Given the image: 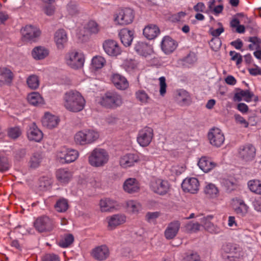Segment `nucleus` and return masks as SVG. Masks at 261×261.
Here are the masks:
<instances>
[{
    "instance_id": "1",
    "label": "nucleus",
    "mask_w": 261,
    "mask_h": 261,
    "mask_svg": "<svg viewBox=\"0 0 261 261\" xmlns=\"http://www.w3.org/2000/svg\"><path fill=\"white\" fill-rule=\"evenodd\" d=\"M63 104L68 111L76 113L84 109L85 100L79 92L72 90L64 93L63 97Z\"/></svg>"
},
{
    "instance_id": "2",
    "label": "nucleus",
    "mask_w": 261,
    "mask_h": 261,
    "mask_svg": "<svg viewBox=\"0 0 261 261\" xmlns=\"http://www.w3.org/2000/svg\"><path fill=\"white\" fill-rule=\"evenodd\" d=\"M123 103L121 94L115 91H108L101 98L100 105L104 108L114 110L120 107Z\"/></svg>"
},
{
    "instance_id": "3",
    "label": "nucleus",
    "mask_w": 261,
    "mask_h": 261,
    "mask_svg": "<svg viewBox=\"0 0 261 261\" xmlns=\"http://www.w3.org/2000/svg\"><path fill=\"white\" fill-rule=\"evenodd\" d=\"M99 137V134L97 130L93 129H84L75 134L74 140L76 144L85 145L94 142Z\"/></svg>"
},
{
    "instance_id": "4",
    "label": "nucleus",
    "mask_w": 261,
    "mask_h": 261,
    "mask_svg": "<svg viewBox=\"0 0 261 261\" xmlns=\"http://www.w3.org/2000/svg\"><path fill=\"white\" fill-rule=\"evenodd\" d=\"M109 158V154L106 150L96 148L92 151L88 160L91 166L101 167L108 162Z\"/></svg>"
},
{
    "instance_id": "5",
    "label": "nucleus",
    "mask_w": 261,
    "mask_h": 261,
    "mask_svg": "<svg viewBox=\"0 0 261 261\" xmlns=\"http://www.w3.org/2000/svg\"><path fill=\"white\" fill-rule=\"evenodd\" d=\"M22 40L27 42H35L39 38L41 31L40 29L32 25H26L21 30Z\"/></svg>"
},
{
    "instance_id": "6",
    "label": "nucleus",
    "mask_w": 261,
    "mask_h": 261,
    "mask_svg": "<svg viewBox=\"0 0 261 261\" xmlns=\"http://www.w3.org/2000/svg\"><path fill=\"white\" fill-rule=\"evenodd\" d=\"M66 64L70 67L78 69L83 66L85 62L84 55L82 53L71 51L65 56Z\"/></svg>"
},
{
    "instance_id": "7",
    "label": "nucleus",
    "mask_w": 261,
    "mask_h": 261,
    "mask_svg": "<svg viewBox=\"0 0 261 261\" xmlns=\"http://www.w3.org/2000/svg\"><path fill=\"white\" fill-rule=\"evenodd\" d=\"M134 17V10L130 8H125L119 10L115 18V21L121 25H127L132 23Z\"/></svg>"
},
{
    "instance_id": "8",
    "label": "nucleus",
    "mask_w": 261,
    "mask_h": 261,
    "mask_svg": "<svg viewBox=\"0 0 261 261\" xmlns=\"http://www.w3.org/2000/svg\"><path fill=\"white\" fill-rule=\"evenodd\" d=\"M207 137L210 144L216 147H221L225 141L224 135L222 130L217 127L210 130Z\"/></svg>"
},
{
    "instance_id": "9",
    "label": "nucleus",
    "mask_w": 261,
    "mask_h": 261,
    "mask_svg": "<svg viewBox=\"0 0 261 261\" xmlns=\"http://www.w3.org/2000/svg\"><path fill=\"white\" fill-rule=\"evenodd\" d=\"M153 137V130L149 127H145L141 129L138 134L137 140L142 147L148 146Z\"/></svg>"
},
{
    "instance_id": "10",
    "label": "nucleus",
    "mask_w": 261,
    "mask_h": 261,
    "mask_svg": "<svg viewBox=\"0 0 261 261\" xmlns=\"http://www.w3.org/2000/svg\"><path fill=\"white\" fill-rule=\"evenodd\" d=\"M79 156L77 150L72 149L63 148L57 153V158L60 162L64 163H70L75 161Z\"/></svg>"
},
{
    "instance_id": "11",
    "label": "nucleus",
    "mask_w": 261,
    "mask_h": 261,
    "mask_svg": "<svg viewBox=\"0 0 261 261\" xmlns=\"http://www.w3.org/2000/svg\"><path fill=\"white\" fill-rule=\"evenodd\" d=\"M232 201L233 209L238 216L244 217L249 213L250 208L243 199L236 197L232 199Z\"/></svg>"
},
{
    "instance_id": "12",
    "label": "nucleus",
    "mask_w": 261,
    "mask_h": 261,
    "mask_svg": "<svg viewBox=\"0 0 261 261\" xmlns=\"http://www.w3.org/2000/svg\"><path fill=\"white\" fill-rule=\"evenodd\" d=\"M35 228L39 232H47L52 230L54 227L53 220L47 216L38 218L34 222Z\"/></svg>"
},
{
    "instance_id": "13",
    "label": "nucleus",
    "mask_w": 261,
    "mask_h": 261,
    "mask_svg": "<svg viewBox=\"0 0 261 261\" xmlns=\"http://www.w3.org/2000/svg\"><path fill=\"white\" fill-rule=\"evenodd\" d=\"M170 185L167 180L160 178L154 179L150 183V188L154 193L159 195L166 194L169 191Z\"/></svg>"
},
{
    "instance_id": "14",
    "label": "nucleus",
    "mask_w": 261,
    "mask_h": 261,
    "mask_svg": "<svg viewBox=\"0 0 261 261\" xmlns=\"http://www.w3.org/2000/svg\"><path fill=\"white\" fill-rule=\"evenodd\" d=\"M103 48L107 54L110 56H117L121 53L118 43L113 40H107L103 43Z\"/></svg>"
},
{
    "instance_id": "15",
    "label": "nucleus",
    "mask_w": 261,
    "mask_h": 261,
    "mask_svg": "<svg viewBox=\"0 0 261 261\" xmlns=\"http://www.w3.org/2000/svg\"><path fill=\"white\" fill-rule=\"evenodd\" d=\"M199 183L196 178H187L181 184V188L185 192L196 193L199 190Z\"/></svg>"
},
{
    "instance_id": "16",
    "label": "nucleus",
    "mask_w": 261,
    "mask_h": 261,
    "mask_svg": "<svg viewBox=\"0 0 261 261\" xmlns=\"http://www.w3.org/2000/svg\"><path fill=\"white\" fill-rule=\"evenodd\" d=\"M54 41L58 49H63L68 41L67 34L65 30L59 29L54 34Z\"/></svg>"
},
{
    "instance_id": "17",
    "label": "nucleus",
    "mask_w": 261,
    "mask_h": 261,
    "mask_svg": "<svg viewBox=\"0 0 261 261\" xmlns=\"http://www.w3.org/2000/svg\"><path fill=\"white\" fill-rule=\"evenodd\" d=\"M126 216L124 214H115L107 217L108 228L110 230L114 229L117 226L125 222Z\"/></svg>"
},
{
    "instance_id": "18",
    "label": "nucleus",
    "mask_w": 261,
    "mask_h": 261,
    "mask_svg": "<svg viewBox=\"0 0 261 261\" xmlns=\"http://www.w3.org/2000/svg\"><path fill=\"white\" fill-rule=\"evenodd\" d=\"M239 156L246 161L252 160L255 155V148L251 145L247 144L240 148Z\"/></svg>"
},
{
    "instance_id": "19",
    "label": "nucleus",
    "mask_w": 261,
    "mask_h": 261,
    "mask_svg": "<svg viewBox=\"0 0 261 261\" xmlns=\"http://www.w3.org/2000/svg\"><path fill=\"white\" fill-rule=\"evenodd\" d=\"M42 131L37 127L36 123H33L27 130V137L29 140L39 142L43 138Z\"/></svg>"
},
{
    "instance_id": "20",
    "label": "nucleus",
    "mask_w": 261,
    "mask_h": 261,
    "mask_svg": "<svg viewBox=\"0 0 261 261\" xmlns=\"http://www.w3.org/2000/svg\"><path fill=\"white\" fill-rule=\"evenodd\" d=\"M111 80L117 89L123 90L128 87L129 84L127 79L120 74L113 73L111 75Z\"/></svg>"
},
{
    "instance_id": "21",
    "label": "nucleus",
    "mask_w": 261,
    "mask_h": 261,
    "mask_svg": "<svg viewBox=\"0 0 261 261\" xmlns=\"http://www.w3.org/2000/svg\"><path fill=\"white\" fill-rule=\"evenodd\" d=\"M180 227V223L178 221L170 222L164 231V236L166 239L171 240L177 235Z\"/></svg>"
},
{
    "instance_id": "22",
    "label": "nucleus",
    "mask_w": 261,
    "mask_h": 261,
    "mask_svg": "<svg viewBox=\"0 0 261 261\" xmlns=\"http://www.w3.org/2000/svg\"><path fill=\"white\" fill-rule=\"evenodd\" d=\"M0 83L3 85L10 86L12 85L14 80V75L12 71L6 67H0Z\"/></svg>"
},
{
    "instance_id": "23",
    "label": "nucleus",
    "mask_w": 261,
    "mask_h": 261,
    "mask_svg": "<svg viewBox=\"0 0 261 261\" xmlns=\"http://www.w3.org/2000/svg\"><path fill=\"white\" fill-rule=\"evenodd\" d=\"M119 36L124 46H129L132 44L134 37V31L124 28L120 31Z\"/></svg>"
},
{
    "instance_id": "24",
    "label": "nucleus",
    "mask_w": 261,
    "mask_h": 261,
    "mask_svg": "<svg viewBox=\"0 0 261 261\" xmlns=\"http://www.w3.org/2000/svg\"><path fill=\"white\" fill-rule=\"evenodd\" d=\"M139 160V156L137 154L127 153L120 158L119 163L122 167L126 168L134 166Z\"/></svg>"
},
{
    "instance_id": "25",
    "label": "nucleus",
    "mask_w": 261,
    "mask_h": 261,
    "mask_svg": "<svg viewBox=\"0 0 261 261\" xmlns=\"http://www.w3.org/2000/svg\"><path fill=\"white\" fill-rule=\"evenodd\" d=\"M59 121L60 119L57 116L46 113L42 118V123L44 126L52 129L58 125Z\"/></svg>"
},
{
    "instance_id": "26",
    "label": "nucleus",
    "mask_w": 261,
    "mask_h": 261,
    "mask_svg": "<svg viewBox=\"0 0 261 261\" xmlns=\"http://www.w3.org/2000/svg\"><path fill=\"white\" fill-rule=\"evenodd\" d=\"M134 49L137 54L144 57H147L152 52V47L145 42H138L135 44Z\"/></svg>"
},
{
    "instance_id": "27",
    "label": "nucleus",
    "mask_w": 261,
    "mask_h": 261,
    "mask_svg": "<svg viewBox=\"0 0 261 261\" xmlns=\"http://www.w3.org/2000/svg\"><path fill=\"white\" fill-rule=\"evenodd\" d=\"M236 248L230 243H226L223 245L221 253L224 259L231 260L232 258L237 257L236 255Z\"/></svg>"
},
{
    "instance_id": "28",
    "label": "nucleus",
    "mask_w": 261,
    "mask_h": 261,
    "mask_svg": "<svg viewBox=\"0 0 261 261\" xmlns=\"http://www.w3.org/2000/svg\"><path fill=\"white\" fill-rule=\"evenodd\" d=\"M175 41L169 36L164 37L161 43L163 51L166 54L173 52L176 48Z\"/></svg>"
},
{
    "instance_id": "29",
    "label": "nucleus",
    "mask_w": 261,
    "mask_h": 261,
    "mask_svg": "<svg viewBox=\"0 0 261 261\" xmlns=\"http://www.w3.org/2000/svg\"><path fill=\"white\" fill-rule=\"evenodd\" d=\"M123 187L125 192L129 194L137 192L140 189L139 182L134 178L127 179L124 181Z\"/></svg>"
},
{
    "instance_id": "30",
    "label": "nucleus",
    "mask_w": 261,
    "mask_h": 261,
    "mask_svg": "<svg viewBox=\"0 0 261 261\" xmlns=\"http://www.w3.org/2000/svg\"><path fill=\"white\" fill-rule=\"evenodd\" d=\"M73 176L72 172L67 169H60L56 172L58 180L62 184L68 183Z\"/></svg>"
},
{
    "instance_id": "31",
    "label": "nucleus",
    "mask_w": 261,
    "mask_h": 261,
    "mask_svg": "<svg viewBox=\"0 0 261 261\" xmlns=\"http://www.w3.org/2000/svg\"><path fill=\"white\" fill-rule=\"evenodd\" d=\"M144 36L149 40H152L156 38L160 33L159 27L155 24H148L143 29Z\"/></svg>"
},
{
    "instance_id": "32",
    "label": "nucleus",
    "mask_w": 261,
    "mask_h": 261,
    "mask_svg": "<svg viewBox=\"0 0 261 261\" xmlns=\"http://www.w3.org/2000/svg\"><path fill=\"white\" fill-rule=\"evenodd\" d=\"M254 94L253 92H250L249 90H241L239 89L234 95V99L238 101H241L242 99L245 101L249 102L251 101Z\"/></svg>"
},
{
    "instance_id": "33",
    "label": "nucleus",
    "mask_w": 261,
    "mask_h": 261,
    "mask_svg": "<svg viewBox=\"0 0 261 261\" xmlns=\"http://www.w3.org/2000/svg\"><path fill=\"white\" fill-rule=\"evenodd\" d=\"M109 249L105 245H102L95 248L92 252L93 256L97 259L102 260L109 256Z\"/></svg>"
},
{
    "instance_id": "34",
    "label": "nucleus",
    "mask_w": 261,
    "mask_h": 261,
    "mask_svg": "<svg viewBox=\"0 0 261 261\" xmlns=\"http://www.w3.org/2000/svg\"><path fill=\"white\" fill-rule=\"evenodd\" d=\"M198 165L199 168L204 172H208L216 165L211 159L205 156H203L200 159Z\"/></svg>"
},
{
    "instance_id": "35",
    "label": "nucleus",
    "mask_w": 261,
    "mask_h": 261,
    "mask_svg": "<svg viewBox=\"0 0 261 261\" xmlns=\"http://www.w3.org/2000/svg\"><path fill=\"white\" fill-rule=\"evenodd\" d=\"M48 50L42 46L36 47L32 51L33 57L36 60L43 59L48 56Z\"/></svg>"
},
{
    "instance_id": "36",
    "label": "nucleus",
    "mask_w": 261,
    "mask_h": 261,
    "mask_svg": "<svg viewBox=\"0 0 261 261\" xmlns=\"http://www.w3.org/2000/svg\"><path fill=\"white\" fill-rule=\"evenodd\" d=\"M99 205L102 212H108L114 208L116 201L109 198L102 199L100 201Z\"/></svg>"
},
{
    "instance_id": "37",
    "label": "nucleus",
    "mask_w": 261,
    "mask_h": 261,
    "mask_svg": "<svg viewBox=\"0 0 261 261\" xmlns=\"http://www.w3.org/2000/svg\"><path fill=\"white\" fill-rule=\"evenodd\" d=\"M127 211L133 214H138L142 210V205L137 201L129 200L126 202Z\"/></svg>"
},
{
    "instance_id": "38",
    "label": "nucleus",
    "mask_w": 261,
    "mask_h": 261,
    "mask_svg": "<svg viewBox=\"0 0 261 261\" xmlns=\"http://www.w3.org/2000/svg\"><path fill=\"white\" fill-rule=\"evenodd\" d=\"M66 9L68 13L71 16L78 15L81 12V9L77 2L70 1L66 6Z\"/></svg>"
},
{
    "instance_id": "39",
    "label": "nucleus",
    "mask_w": 261,
    "mask_h": 261,
    "mask_svg": "<svg viewBox=\"0 0 261 261\" xmlns=\"http://www.w3.org/2000/svg\"><path fill=\"white\" fill-rule=\"evenodd\" d=\"M54 207L57 212L64 213L68 208L69 204L68 200L64 198H60L57 201Z\"/></svg>"
},
{
    "instance_id": "40",
    "label": "nucleus",
    "mask_w": 261,
    "mask_h": 261,
    "mask_svg": "<svg viewBox=\"0 0 261 261\" xmlns=\"http://www.w3.org/2000/svg\"><path fill=\"white\" fill-rule=\"evenodd\" d=\"M177 99L181 105H188L190 102L189 93L183 89L177 91Z\"/></svg>"
},
{
    "instance_id": "41",
    "label": "nucleus",
    "mask_w": 261,
    "mask_h": 261,
    "mask_svg": "<svg viewBox=\"0 0 261 261\" xmlns=\"http://www.w3.org/2000/svg\"><path fill=\"white\" fill-rule=\"evenodd\" d=\"M28 100L33 106H37L43 102V98L38 92H33L28 96Z\"/></svg>"
},
{
    "instance_id": "42",
    "label": "nucleus",
    "mask_w": 261,
    "mask_h": 261,
    "mask_svg": "<svg viewBox=\"0 0 261 261\" xmlns=\"http://www.w3.org/2000/svg\"><path fill=\"white\" fill-rule=\"evenodd\" d=\"M86 31L90 34H96L100 30L99 24L94 20H90L85 27Z\"/></svg>"
},
{
    "instance_id": "43",
    "label": "nucleus",
    "mask_w": 261,
    "mask_h": 261,
    "mask_svg": "<svg viewBox=\"0 0 261 261\" xmlns=\"http://www.w3.org/2000/svg\"><path fill=\"white\" fill-rule=\"evenodd\" d=\"M213 218L212 216H208L206 217V220H209ZM205 228L210 232L212 233H219L220 232V229L213 223L208 221H206L204 223Z\"/></svg>"
},
{
    "instance_id": "44",
    "label": "nucleus",
    "mask_w": 261,
    "mask_h": 261,
    "mask_svg": "<svg viewBox=\"0 0 261 261\" xmlns=\"http://www.w3.org/2000/svg\"><path fill=\"white\" fill-rule=\"evenodd\" d=\"M74 241V237L71 234H65L64 237L61 239L58 245L62 248H67L69 247Z\"/></svg>"
},
{
    "instance_id": "45",
    "label": "nucleus",
    "mask_w": 261,
    "mask_h": 261,
    "mask_svg": "<svg viewBox=\"0 0 261 261\" xmlns=\"http://www.w3.org/2000/svg\"><path fill=\"white\" fill-rule=\"evenodd\" d=\"M248 187L252 192L261 195V182L257 180H250L248 183Z\"/></svg>"
},
{
    "instance_id": "46",
    "label": "nucleus",
    "mask_w": 261,
    "mask_h": 261,
    "mask_svg": "<svg viewBox=\"0 0 261 261\" xmlns=\"http://www.w3.org/2000/svg\"><path fill=\"white\" fill-rule=\"evenodd\" d=\"M105 59L101 56L94 57L92 60V67L95 69H101L106 64Z\"/></svg>"
},
{
    "instance_id": "47",
    "label": "nucleus",
    "mask_w": 261,
    "mask_h": 261,
    "mask_svg": "<svg viewBox=\"0 0 261 261\" xmlns=\"http://www.w3.org/2000/svg\"><path fill=\"white\" fill-rule=\"evenodd\" d=\"M42 155L40 152H35L31 158L30 163L32 168L38 167L42 161Z\"/></svg>"
},
{
    "instance_id": "48",
    "label": "nucleus",
    "mask_w": 261,
    "mask_h": 261,
    "mask_svg": "<svg viewBox=\"0 0 261 261\" xmlns=\"http://www.w3.org/2000/svg\"><path fill=\"white\" fill-rule=\"evenodd\" d=\"M27 83L31 89H36L39 85V81L37 76L32 74L28 77Z\"/></svg>"
},
{
    "instance_id": "49",
    "label": "nucleus",
    "mask_w": 261,
    "mask_h": 261,
    "mask_svg": "<svg viewBox=\"0 0 261 261\" xmlns=\"http://www.w3.org/2000/svg\"><path fill=\"white\" fill-rule=\"evenodd\" d=\"M187 16V13L185 12H179L174 14L170 16V20L173 22H183Z\"/></svg>"
},
{
    "instance_id": "50",
    "label": "nucleus",
    "mask_w": 261,
    "mask_h": 261,
    "mask_svg": "<svg viewBox=\"0 0 261 261\" xmlns=\"http://www.w3.org/2000/svg\"><path fill=\"white\" fill-rule=\"evenodd\" d=\"M204 191L206 194L211 197L216 196L218 193L217 188L213 184L207 185L205 188Z\"/></svg>"
},
{
    "instance_id": "51",
    "label": "nucleus",
    "mask_w": 261,
    "mask_h": 261,
    "mask_svg": "<svg viewBox=\"0 0 261 261\" xmlns=\"http://www.w3.org/2000/svg\"><path fill=\"white\" fill-rule=\"evenodd\" d=\"M21 134V130L19 127H11L8 130V136L11 139H16Z\"/></svg>"
},
{
    "instance_id": "52",
    "label": "nucleus",
    "mask_w": 261,
    "mask_h": 261,
    "mask_svg": "<svg viewBox=\"0 0 261 261\" xmlns=\"http://www.w3.org/2000/svg\"><path fill=\"white\" fill-rule=\"evenodd\" d=\"M137 99L142 103H146L148 102L149 96L143 90H139L136 93Z\"/></svg>"
},
{
    "instance_id": "53",
    "label": "nucleus",
    "mask_w": 261,
    "mask_h": 261,
    "mask_svg": "<svg viewBox=\"0 0 261 261\" xmlns=\"http://www.w3.org/2000/svg\"><path fill=\"white\" fill-rule=\"evenodd\" d=\"M211 49L214 51H217L221 46V41L219 38H214L209 42Z\"/></svg>"
},
{
    "instance_id": "54",
    "label": "nucleus",
    "mask_w": 261,
    "mask_h": 261,
    "mask_svg": "<svg viewBox=\"0 0 261 261\" xmlns=\"http://www.w3.org/2000/svg\"><path fill=\"white\" fill-rule=\"evenodd\" d=\"M200 225L198 223H189L185 226L186 231L188 232H195L199 230Z\"/></svg>"
},
{
    "instance_id": "55",
    "label": "nucleus",
    "mask_w": 261,
    "mask_h": 261,
    "mask_svg": "<svg viewBox=\"0 0 261 261\" xmlns=\"http://www.w3.org/2000/svg\"><path fill=\"white\" fill-rule=\"evenodd\" d=\"M229 55L231 56V60L236 61V64L239 65L242 62V57L240 54L236 52L235 51H230Z\"/></svg>"
},
{
    "instance_id": "56",
    "label": "nucleus",
    "mask_w": 261,
    "mask_h": 261,
    "mask_svg": "<svg viewBox=\"0 0 261 261\" xmlns=\"http://www.w3.org/2000/svg\"><path fill=\"white\" fill-rule=\"evenodd\" d=\"M160 81V93L162 96H164L166 92L167 85L166 83V79L164 76L159 78Z\"/></svg>"
},
{
    "instance_id": "57",
    "label": "nucleus",
    "mask_w": 261,
    "mask_h": 261,
    "mask_svg": "<svg viewBox=\"0 0 261 261\" xmlns=\"http://www.w3.org/2000/svg\"><path fill=\"white\" fill-rule=\"evenodd\" d=\"M137 64L135 60H130L126 61L124 64L125 70L130 72L137 67Z\"/></svg>"
},
{
    "instance_id": "58",
    "label": "nucleus",
    "mask_w": 261,
    "mask_h": 261,
    "mask_svg": "<svg viewBox=\"0 0 261 261\" xmlns=\"http://www.w3.org/2000/svg\"><path fill=\"white\" fill-rule=\"evenodd\" d=\"M234 119L236 122L239 124L242 125L244 127L247 128L249 126L248 122L245 119L244 117L239 114L234 115Z\"/></svg>"
},
{
    "instance_id": "59",
    "label": "nucleus",
    "mask_w": 261,
    "mask_h": 261,
    "mask_svg": "<svg viewBox=\"0 0 261 261\" xmlns=\"http://www.w3.org/2000/svg\"><path fill=\"white\" fill-rule=\"evenodd\" d=\"M248 41L251 42L255 47V49L261 47V39L257 37H250L248 39Z\"/></svg>"
},
{
    "instance_id": "60",
    "label": "nucleus",
    "mask_w": 261,
    "mask_h": 261,
    "mask_svg": "<svg viewBox=\"0 0 261 261\" xmlns=\"http://www.w3.org/2000/svg\"><path fill=\"white\" fill-rule=\"evenodd\" d=\"M42 261H60V258L57 255L47 254L43 256Z\"/></svg>"
},
{
    "instance_id": "61",
    "label": "nucleus",
    "mask_w": 261,
    "mask_h": 261,
    "mask_svg": "<svg viewBox=\"0 0 261 261\" xmlns=\"http://www.w3.org/2000/svg\"><path fill=\"white\" fill-rule=\"evenodd\" d=\"M252 204L254 210L261 212V197L255 198L252 201Z\"/></svg>"
},
{
    "instance_id": "62",
    "label": "nucleus",
    "mask_w": 261,
    "mask_h": 261,
    "mask_svg": "<svg viewBox=\"0 0 261 261\" xmlns=\"http://www.w3.org/2000/svg\"><path fill=\"white\" fill-rule=\"evenodd\" d=\"M219 24L220 25L219 28L211 31V34L215 38H218L224 31L222 24L221 23H219Z\"/></svg>"
},
{
    "instance_id": "63",
    "label": "nucleus",
    "mask_w": 261,
    "mask_h": 261,
    "mask_svg": "<svg viewBox=\"0 0 261 261\" xmlns=\"http://www.w3.org/2000/svg\"><path fill=\"white\" fill-rule=\"evenodd\" d=\"M160 216V213L158 212H148L146 215V219L147 221L150 222L151 220H154Z\"/></svg>"
},
{
    "instance_id": "64",
    "label": "nucleus",
    "mask_w": 261,
    "mask_h": 261,
    "mask_svg": "<svg viewBox=\"0 0 261 261\" xmlns=\"http://www.w3.org/2000/svg\"><path fill=\"white\" fill-rule=\"evenodd\" d=\"M44 11L46 15L51 16L55 12V7L51 4H47L44 8Z\"/></svg>"
}]
</instances>
